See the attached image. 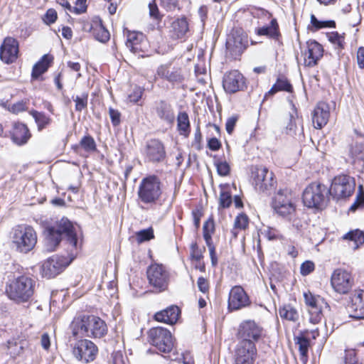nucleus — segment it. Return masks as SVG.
<instances>
[{"label":"nucleus","mask_w":364,"mask_h":364,"mask_svg":"<svg viewBox=\"0 0 364 364\" xmlns=\"http://www.w3.org/2000/svg\"><path fill=\"white\" fill-rule=\"evenodd\" d=\"M53 59L52 56L44 55L33 67L31 73L32 80H38L42 74L46 73L50 67Z\"/></svg>","instance_id":"32"},{"label":"nucleus","mask_w":364,"mask_h":364,"mask_svg":"<svg viewBox=\"0 0 364 364\" xmlns=\"http://www.w3.org/2000/svg\"><path fill=\"white\" fill-rule=\"evenodd\" d=\"M36 281L27 276H20L12 280L6 288L8 297L17 304L28 301L33 296Z\"/></svg>","instance_id":"3"},{"label":"nucleus","mask_w":364,"mask_h":364,"mask_svg":"<svg viewBox=\"0 0 364 364\" xmlns=\"http://www.w3.org/2000/svg\"><path fill=\"white\" fill-rule=\"evenodd\" d=\"M109 115L113 126L117 127L121 122V113L115 109L110 107L109 109Z\"/></svg>","instance_id":"55"},{"label":"nucleus","mask_w":364,"mask_h":364,"mask_svg":"<svg viewBox=\"0 0 364 364\" xmlns=\"http://www.w3.org/2000/svg\"><path fill=\"white\" fill-rule=\"evenodd\" d=\"M256 353L254 343L240 341L235 349V364H253Z\"/></svg>","instance_id":"19"},{"label":"nucleus","mask_w":364,"mask_h":364,"mask_svg":"<svg viewBox=\"0 0 364 364\" xmlns=\"http://www.w3.org/2000/svg\"><path fill=\"white\" fill-rule=\"evenodd\" d=\"M269 240H278L282 238L279 230L275 228L267 227L262 232Z\"/></svg>","instance_id":"51"},{"label":"nucleus","mask_w":364,"mask_h":364,"mask_svg":"<svg viewBox=\"0 0 364 364\" xmlns=\"http://www.w3.org/2000/svg\"><path fill=\"white\" fill-rule=\"evenodd\" d=\"M161 5L167 10L171 11L178 6V0H161Z\"/></svg>","instance_id":"62"},{"label":"nucleus","mask_w":364,"mask_h":364,"mask_svg":"<svg viewBox=\"0 0 364 364\" xmlns=\"http://www.w3.org/2000/svg\"><path fill=\"white\" fill-rule=\"evenodd\" d=\"M249 296L241 286L233 287L228 297V309L231 311H237L250 305Z\"/></svg>","instance_id":"20"},{"label":"nucleus","mask_w":364,"mask_h":364,"mask_svg":"<svg viewBox=\"0 0 364 364\" xmlns=\"http://www.w3.org/2000/svg\"><path fill=\"white\" fill-rule=\"evenodd\" d=\"M27 106L26 102L23 101H19L16 103H14L9 108V111L14 114H18L19 112H23L26 110Z\"/></svg>","instance_id":"57"},{"label":"nucleus","mask_w":364,"mask_h":364,"mask_svg":"<svg viewBox=\"0 0 364 364\" xmlns=\"http://www.w3.org/2000/svg\"><path fill=\"white\" fill-rule=\"evenodd\" d=\"M25 346L26 342L23 341L9 340L7 342L8 353L11 357L15 358L23 352Z\"/></svg>","instance_id":"36"},{"label":"nucleus","mask_w":364,"mask_h":364,"mask_svg":"<svg viewBox=\"0 0 364 364\" xmlns=\"http://www.w3.org/2000/svg\"><path fill=\"white\" fill-rule=\"evenodd\" d=\"M149 14L151 17L155 18V19H159V11L157 5L155 4V1H153L152 3H149Z\"/></svg>","instance_id":"63"},{"label":"nucleus","mask_w":364,"mask_h":364,"mask_svg":"<svg viewBox=\"0 0 364 364\" xmlns=\"http://www.w3.org/2000/svg\"><path fill=\"white\" fill-rule=\"evenodd\" d=\"M272 207L283 216L294 212L295 205L291 192L287 189L279 190L273 199Z\"/></svg>","instance_id":"13"},{"label":"nucleus","mask_w":364,"mask_h":364,"mask_svg":"<svg viewBox=\"0 0 364 364\" xmlns=\"http://www.w3.org/2000/svg\"><path fill=\"white\" fill-rule=\"evenodd\" d=\"M177 127L181 135L188 136L190 133V122L186 112H180L177 117Z\"/></svg>","instance_id":"37"},{"label":"nucleus","mask_w":364,"mask_h":364,"mask_svg":"<svg viewBox=\"0 0 364 364\" xmlns=\"http://www.w3.org/2000/svg\"><path fill=\"white\" fill-rule=\"evenodd\" d=\"M279 314L282 318L290 321H296L299 317L297 310L291 305H284L280 307Z\"/></svg>","instance_id":"38"},{"label":"nucleus","mask_w":364,"mask_h":364,"mask_svg":"<svg viewBox=\"0 0 364 364\" xmlns=\"http://www.w3.org/2000/svg\"><path fill=\"white\" fill-rule=\"evenodd\" d=\"M292 90L293 87L289 81L285 77L279 76L266 95H274L279 91L291 92Z\"/></svg>","instance_id":"35"},{"label":"nucleus","mask_w":364,"mask_h":364,"mask_svg":"<svg viewBox=\"0 0 364 364\" xmlns=\"http://www.w3.org/2000/svg\"><path fill=\"white\" fill-rule=\"evenodd\" d=\"M143 94V90L140 87L134 89L130 95L128 96V99L131 102L136 103L141 98Z\"/></svg>","instance_id":"58"},{"label":"nucleus","mask_w":364,"mask_h":364,"mask_svg":"<svg viewBox=\"0 0 364 364\" xmlns=\"http://www.w3.org/2000/svg\"><path fill=\"white\" fill-rule=\"evenodd\" d=\"M249 218L247 215L244 213L239 214L235 219L234 225L235 228H240V230H244L248 227Z\"/></svg>","instance_id":"47"},{"label":"nucleus","mask_w":364,"mask_h":364,"mask_svg":"<svg viewBox=\"0 0 364 364\" xmlns=\"http://www.w3.org/2000/svg\"><path fill=\"white\" fill-rule=\"evenodd\" d=\"M245 78L238 70H232L227 73L223 80V86L228 93H235L245 87Z\"/></svg>","instance_id":"24"},{"label":"nucleus","mask_w":364,"mask_h":364,"mask_svg":"<svg viewBox=\"0 0 364 364\" xmlns=\"http://www.w3.org/2000/svg\"><path fill=\"white\" fill-rule=\"evenodd\" d=\"M329 117V105L324 102H318L316 106L312 115L314 127L316 129H321L328 123Z\"/></svg>","instance_id":"26"},{"label":"nucleus","mask_w":364,"mask_h":364,"mask_svg":"<svg viewBox=\"0 0 364 364\" xmlns=\"http://www.w3.org/2000/svg\"><path fill=\"white\" fill-rule=\"evenodd\" d=\"M328 194V188L320 183L309 184L303 192V202L308 208H323Z\"/></svg>","instance_id":"6"},{"label":"nucleus","mask_w":364,"mask_h":364,"mask_svg":"<svg viewBox=\"0 0 364 364\" xmlns=\"http://www.w3.org/2000/svg\"><path fill=\"white\" fill-rule=\"evenodd\" d=\"M29 114L34 118L36 123L38 126V129L41 131L45 129L51 122V119L49 116L43 112H40L36 110H31Z\"/></svg>","instance_id":"39"},{"label":"nucleus","mask_w":364,"mask_h":364,"mask_svg":"<svg viewBox=\"0 0 364 364\" xmlns=\"http://www.w3.org/2000/svg\"><path fill=\"white\" fill-rule=\"evenodd\" d=\"M31 134L27 126L23 123H16L14 126L12 140L18 145H22L27 142Z\"/></svg>","instance_id":"31"},{"label":"nucleus","mask_w":364,"mask_h":364,"mask_svg":"<svg viewBox=\"0 0 364 364\" xmlns=\"http://www.w3.org/2000/svg\"><path fill=\"white\" fill-rule=\"evenodd\" d=\"M304 297L308 306L309 321L313 324L320 323L323 318L322 308L327 304L322 298L313 295L310 291L304 293Z\"/></svg>","instance_id":"14"},{"label":"nucleus","mask_w":364,"mask_h":364,"mask_svg":"<svg viewBox=\"0 0 364 364\" xmlns=\"http://www.w3.org/2000/svg\"><path fill=\"white\" fill-rule=\"evenodd\" d=\"M349 154L355 160H363L364 159V136L356 134L349 146Z\"/></svg>","instance_id":"30"},{"label":"nucleus","mask_w":364,"mask_h":364,"mask_svg":"<svg viewBox=\"0 0 364 364\" xmlns=\"http://www.w3.org/2000/svg\"><path fill=\"white\" fill-rule=\"evenodd\" d=\"M172 30L176 38H181L188 31V23L186 18H177L172 23Z\"/></svg>","instance_id":"34"},{"label":"nucleus","mask_w":364,"mask_h":364,"mask_svg":"<svg viewBox=\"0 0 364 364\" xmlns=\"http://www.w3.org/2000/svg\"><path fill=\"white\" fill-rule=\"evenodd\" d=\"M87 0H76L75 6H74V13L76 14H80L86 11Z\"/></svg>","instance_id":"59"},{"label":"nucleus","mask_w":364,"mask_h":364,"mask_svg":"<svg viewBox=\"0 0 364 364\" xmlns=\"http://www.w3.org/2000/svg\"><path fill=\"white\" fill-rule=\"evenodd\" d=\"M179 314L180 309L178 307L176 306H171L163 311L157 312L154 315V318L157 321L173 324L177 321Z\"/></svg>","instance_id":"28"},{"label":"nucleus","mask_w":364,"mask_h":364,"mask_svg":"<svg viewBox=\"0 0 364 364\" xmlns=\"http://www.w3.org/2000/svg\"><path fill=\"white\" fill-rule=\"evenodd\" d=\"M93 35L96 40L105 43L109 41L110 35L109 31L101 24H97L95 28H93Z\"/></svg>","instance_id":"41"},{"label":"nucleus","mask_w":364,"mask_h":364,"mask_svg":"<svg viewBox=\"0 0 364 364\" xmlns=\"http://www.w3.org/2000/svg\"><path fill=\"white\" fill-rule=\"evenodd\" d=\"M306 44V50L301 51L304 55V65L308 67H314L323 56L322 46L314 40H309Z\"/></svg>","instance_id":"23"},{"label":"nucleus","mask_w":364,"mask_h":364,"mask_svg":"<svg viewBox=\"0 0 364 364\" xmlns=\"http://www.w3.org/2000/svg\"><path fill=\"white\" fill-rule=\"evenodd\" d=\"M72 259L64 256L53 255L46 259L41 266V274L43 277L53 278L62 272L71 262Z\"/></svg>","instance_id":"11"},{"label":"nucleus","mask_w":364,"mask_h":364,"mask_svg":"<svg viewBox=\"0 0 364 364\" xmlns=\"http://www.w3.org/2000/svg\"><path fill=\"white\" fill-rule=\"evenodd\" d=\"M150 343L163 353L170 352L173 346L171 332L162 327L151 328L148 333Z\"/></svg>","instance_id":"7"},{"label":"nucleus","mask_w":364,"mask_h":364,"mask_svg":"<svg viewBox=\"0 0 364 364\" xmlns=\"http://www.w3.org/2000/svg\"><path fill=\"white\" fill-rule=\"evenodd\" d=\"M57 12L53 9H49L44 15L43 20L47 25L52 24L57 20Z\"/></svg>","instance_id":"54"},{"label":"nucleus","mask_w":364,"mask_h":364,"mask_svg":"<svg viewBox=\"0 0 364 364\" xmlns=\"http://www.w3.org/2000/svg\"><path fill=\"white\" fill-rule=\"evenodd\" d=\"M18 54V42L12 37H6L0 48V58L6 63L11 64L16 60Z\"/></svg>","instance_id":"22"},{"label":"nucleus","mask_w":364,"mask_h":364,"mask_svg":"<svg viewBox=\"0 0 364 364\" xmlns=\"http://www.w3.org/2000/svg\"><path fill=\"white\" fill-rule=\"evenodd\" d=\"M215 166L220 176H225L229 174L230 168L229 164L226 161L217 160L215 161Z\"/></svg>","instance_id":"50"},{"label":"nucleus","mask_w":364,"mask_h":364,"mask_svg":"<svg viewBox=\"0 0 364 364\" xmlns=\"http://www.w3.org/2000/svg\"><path fill=\"white\" fill-rule=\"evenodd\" d=\"M215 232V223L213 218H209L203 226V235L205 243L212 242V235Z\"/></svg>","instance_id":"42"},{"label":"nucleus","mask_w":364,"mask_h":364,"mask_svg":"<svg viewBox=\"0 0 364 364\" xmlns=\"http://www.w3.org/2000/svg\"><path fill=\"white\" fill-rule=\"evenodd\" d=\"M232 203L231 194L225 191H221L219 198L220 208H229Z\"/></svg>","instance_id":"49"},{"label":"nucleus","mask_w":364,"mask_h":364,"mask_svg":"<svg viewBox=\"0 0 364 364\" xmlns=\"http://www.w3.org/2000/svg\"><path fill=\"white\" fill-rule=\"evenodd\" d=\"M354 283L353 277L351 274L343 269H337L333 271L331 284L333 289L338 294H346L353 287Z\"/></svg>","instance_id":"12"},{"label":"nucleus","mask_w":364,"mask_h":364,"mask_svg":"<svg viewBox=\"0 0 364 364\" xmlns=\"http://www.w3.org/2000/svg\"><path fill=\"white\" fill-rule=\"evenodd\" d=\"M124 34L127 36L126 46L134 53L144 56L147 50L148 44L145 36L138 31L124 30Z\"/></svg>","instance_id":"18"},{"label":"nucleus","mask_w":364,"mask_h":364,"mask_svg":"<svg viewBox=\"0 0 364 364\" xmlns=\"http://www.w3.org/2000/svg\"><path fill=\"white\" fill-rule=\"evenodd\" d=\"M149 284L159 291H163L166 289L168 281L169 274L162 264H152L146 271Z\"/></svg>","instance_id":"10"},{"label":"nucleus","mask_w":364,"mask_h":364,"mask_svg":"<svg viewBox=\"0 0 364 364\" xmlns=\"http://www.w3.org/2000/svg\"><path fill=\"white\" fill-rule=\"evenodd\" d=\"M70 329L75 338L83 337L101 338L107 331L105 322L95 316H80L74 318Z\"/></svg>","instance_id":"2"},{"label":"nucleus","mask_w":364,"mask_h":364,"mask_svg":"<svg viewBox=\"0 0 364 364\" xmlns=\"http://www.w3.org/2000/svg\"><path fill=\"white\" fill-rule=\"evenodd\" d=\"M45 235L46 248L49 252L54 251L63 238L66 240L72 248H77L78 241L75 228L67 218H62L55 225L46 227Z\"/></svg>","instance_id":"1"},{"label":"nucleus","mask_w":364,"mask_h":364,"mask_svg":"<svg viewBox=\"0 0 364 364\" xmlns=\"http://www.w3.org/2000/svg\"><path fill=\"white\" fill-rule=\"evenodd\" d=\"M247 34L241 29H234L228 36L226 48L233 55H240L247 47Z\"/></svg>","instance_id":"16"},{"label":"nucleus","mask_w":364,"mask_h":364,"mask_svg":"<svg viewBox=\"0 0 364 364\" xmlns=\"http://www.w3.org/2000/svg\"><path fill=\"white\" fill-rule=\"evenodd\" d=\"M262 328L259 326L254 321L247 320L241 323L238 329V336L241 341H248L254 343L260 338Z\"/></svg>","instance_id":"21"},{"label":"nucleus","mask_w":364,"mask_h":364,"mask_svg":"<svg viewBox=\"0 0 364 364\" xmlns=\"http://www.w3.org/2000/svg\"><path fill=\"white\" fill-rule=\"evenodd\" d=\"M97 351V348L94 343L84 339L79 341L75 345L73 354L77 360L83 363H89L95 360Z\"/></svg>","instance_id":"15"},{"label":"nucleus","mask_w":364,"mask_h":364,"mask_svg":"<svg viewBox=\"0 0 364 364\" xmlns=\"http://www.w3.org/2000/svg\"><path fill=\"white\" fill-rule=\"evenodd\" d=\"M315 265L311 261H306L301 264L300 267V272L303 276L309 274L314 270Z\"/></svg>","instance_id":"56"},{"label":"nucleus","mask_w":364,"mask_h":364,"mask_svg":"<svg viewBox=\"0 0 364 364\" xmlns=\"http://www.w3.org/2000/svg\"><path fill=\"white\" fill-rule=\"evenodd\" d=\"M157 75L171 83H181L183 81L184 77L180 68H172L167 65H160L156 71Z\"/></svg>","instance_id":"27"},{"label":"nucleus","mask_w":364,"mask_h":364,"mask_svg":"<svg viewBox=\"0 0 364 364\" xmlns=\"http://www.w3.org/2000/svg\"><path fill=\"white\" fill-rule=\"evenodd\" d=\"M162 193L160 179L151 175L144 178L138 189L139 199L144 204L154 205L161 198Z\"/></svg>","instance_id":"5"},{"label":"nucleus","mask_w":364,"mask_h":364,"mask_svg":"<svg viewBox=\"0 0 364 364\" xmlns=\"http://www.w3.org/2000/svg\"><path fill=\"white\" fill-rule=\"evenodd\" d=\"M146 161L156 164L160 163L166 158V150L161 141L156 139L146 141L143 151Z\"/></svg>","instance_id":"17"},{"label":"nucleus","mask_w":364,"mask_h":364,"mask_svg":"<svg viewBox=\"0 0 364 364\" xmlns=\"http://www.w3.org/2000/svg\"><path fill=\"white\" fill-rule=\"evenodd\" d=\"M136 237L139 243L149 241L154 237V230L151 228L141 230L136 233Z\"/></svg>","instance_id":"44"},{"label":"nucleus","mask_w":364,"mask_h":364,"mask_svg":"<svg viewBox=\"0 0 364 364\" xmlns=\"http://www.w3.org/2000/svg\"><path fill=\"white\" fill-rule=\"evenodd\" d=\"M357 62L358 67L364 68V47H360L357 51Z\"/></svg>","instance_id":"64"},{"label":"nucleus","mask_w":364,"mask_h":364,"mask_svg":"<svg viewBox=\"0 0 364 364\" xmlns=\"http://www.w3.org/2000/svg\"><path fill=\"white\" fill-rule=\"evenodd\" d=\"M344 364H361L357 358L355 350H346Z\"/></svg>","instance_id":"52"},{"label":"nucleus","mask_w":364,"mask_h":364,"mask_svg":"<svg viewBox=\"0 0 364 364\" xmlns=\"http://www.w3.org/2000/svg\"><path fill=\"white\" fill-rule=\"evenodd\" d=\"M155 110L157 116L163 121L171 124L175 116L171 105L164 100L156 103Z\"/></svg>","instance_id":"29"},{"label":"nucleus","mask_w":364,"mask_h":364,"mask_svg":"<svg viewBox=\"0 0 364 364\" xmlns=\"http://www.w3.org/2000/svg\"><path fill=\"white\" fill-rule=\"evenodd\" d=\"M197 285H198V289L201 292H203V293L208 292V291L209 289V284L206 279H205L203 277H199L197 281Z\"/></svg>","instance_id":"61"},{"label":"nucleus","mask_w":364,"mask_h":364,"mask_svg":"<svg viewBox=\"0 0 364 364\" xmlns=\"http://www.w3.org/2000/svg\"><path fill=\"white\" fill-rule=\"evenodd\" d=\"M258 36H266L268 38L277 39L279 36V26L276 19H272L269 25L256 30Z\"/></svg>","instance_id":"33"},{"label":"nucleus","mask_w":364,"mask_h":364,"mask_svg":"<svg viewBox=\"0 0 364 364\" xmlns=\"http://www.w3.org/2000/svg\"><path fill=\"white\" fill-rule=\"evenodd\" d=\"M296 343L299 346V350L302 358H306L309 346V341L306 338L299 337Z\"/></svg>","instance_id":"48"},{"label":"nucleus","mask_w":364,"mask_h":364,"mask_svg":"<svg viewBox=\"0 0 364 364\" xmlns=\"http://www.w3.org/2000/svg\"><path fill=\"white\" fill-rule=\"evenodd\" d=\"M191 257L196 261H200L203 258V251L196 242L191 245Z\"/></svg>","instance_id":"53"},{"label":"nucleus","mask_w":364,"mask_h":364,"mask_svg":"<svg viewBox=\"0 0 364 364\" xmlns=\"http://www.w3.org/2000/svg\"><path fill=\"white\" fill-rule=\"evenodd\" d=\"M255 189L261 193H269L274 188V174L264 166H257L252 171Z\"/></svg>","instance_id":"9"},{"label":"nucleus","mask_w":364,"mask_h":364,"mask_svg":"<svg viewBox=\"0 0 364 364\" xmlns=\"http://www.w3.org/2000/svg\"><path fill=\"white\" fill-rule=\"evenodd\" d=\"M37 238L34 228L26 224L15 226L11 232V242L16 251L21 253L31 251L37 243Z\"/></svg>","instance_id":"4"},{"label":"nucleus","mask_w":364,"mask_h":364,"mask_svg":"<svg viewBox=\"0 0 364 364\" xmlns=\"http://www.w3.org/2000/svg\"><path fill=\"white\" fill-rule=\"evenodd\" d=\"M87 99L88 95L86 93H82L80 96L77 95L74 99L75 110L81 112L82 109H85L87 106Z\"/></svg>","instance_id":"46"},{"label":"nucleus","mask_w":364,"mask_h":364,"mask_svg":"<svg viewBox=\"0 0 364 364\" xmlns=\"http://www.w3.org/2000/svg\"><path fill=\"white\" fill-rule=\"evenodd\" d=\"M350 304L348 306L350 317L364 318V290L355 289L350 297Z\"/></svg>","instance_id":"25"},{"label":"nucleus","mask_w":364,"mask_h":364,"mask_svg":"<svg viewBox=\"0 0 364 364\" xmlns=\"http://www.w3.org/2000/svg\"><path fill=\"white\" fill-rule=\"evenodd\" d=\"M343 238L354 241L356 245L355 248L356 249L358 248L360 245L364 243V232L358 229L352 230L346 233Z\"/></svg>","instance_id":"40"},{"label":"nucleus","mask_w":364,"mask_h":364,"mask_svg":"<svg viewBox=\"0 0 364 364\" xmlns=\"http://www.w3.org/2000/svg\"><path fill=\"white\" fill-rule=\"evenodd\" d=\"M237 119L238 118L237 116H232L231 117L228 119L225 124V129L229 134H231L232 133Z\"/></svg>","instance_id":"60"},{"label":"nucleus","mask_w":364,"mask_h":364,"mask_svg":"<svg viewBox=\"0 0 364 364\" xmlns=\"http://www.w3.org/2000/svg\"><path fill=\"white\" fill-rule=\"evenodd\" d=\"M354 188L355 183L351 177L340 175L333 178L328 193L336 199L345 198L352 195Z\"/></svg>","instance_id":"8"},{"label":"nucleus","mask_w":364,"mask_h":364,"mask_svg":"<svg viewBox=\"0 0 364 364\" xmlns=\"http://www.w3.org/2000/svg\"><path fill=\"white\" fill-rule=\"evenodd\" d=\"M80 145L87 152H92L96 150V144L94 139L91 136H83L80 141Z\"/></svg>","instance_id":"43"},{"label":"nucleus","mask_w":364,"mask_h":364,"mask_svg":"<svg viewBox=\"0 0 364 364\" xmlns=\"http://www.w3.org/2000/svg\"><path fill=\"white\" fill-rule=\"evenodd\" d=\"M328 38L335 46L336 49L341 50L343 48L344 38L337 32L328 33Z\"/></svg>","instance_id":"45"}]
</instances>
